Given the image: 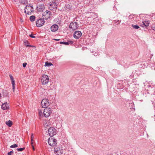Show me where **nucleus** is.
I'll use <instances>...</instances> for the list:
<instances>
[{"mask_svg":"<svg viewBox=\"0 0 155 155\" xmlns=\"http://www.w3.org/2000/svg\"><path fill=\"white\" fill-rule=\"evenodd\" d=\"M79 27V24L76 22L73 21L69 25V28L72 30L74 31Z\"/></svg>","mask_w":155,"mask_h":155,"instance_id":"7ed1b4c3","label":"nucleus"},{"mask_svg":"<svg viewBox=\"0 0 155 155\" xmlns=\"http://www.w3.org/2000/svg\"><path fill=\"white\" fill-rule=\"evenodd\" d=\"M45 23V21L42 18H40L38 19L36 21V26L39 27L43 26Z\"/></svg>","mask_w":155,"mask_h":155,"instance_id":"9b49d317","label":"nucleus"},{"mask_svg":"<svg viewBox=\"0 0 155 155\" xmlns=\"http://www.w3.org/2000/svg\"><path fill=\"white\" fill-rule=\"evenodd\" d=\"M21 3L23 4H25L27 3L28 0H20Z\"/></svg>","mask_w":155,"mask_h":155,"instance_id":"4be33fe9","label":"nucleus"},{"mask_svg":"<svg viewBox=\"0 0 155 155\" xmlns=\"http://www.w3.org/2000/svg\"><path fill=\"white\" fill-rule=\"evenodd\" d=\"M58 28V26L56 24L53 25L51 27V29L52 31L55 32L56 31Z\"/></svg>","mask_w":155,"mask_h":155,"instance_id":"2eb2a0df","label":"nucleus"},{"mask_svg":"<svg viewBox=\"0 0 155 155\" xmlns=\"http://www.w3.org/2000/svg\"><path fill=\"white\" fill-rule=\"evenodd\" d=\"M41 82L42 85H45L47 84L49 81V78L48 75H43L41 78Z\"/></svg>","mask_w":155,"mask_h":155,"instance_id":"0eeeda50","label":"nucleus"},{"mask_svg":"<svg viewBox=\"0 0 155 155\" xmlns=\"http://www.w3.org/2000/svg\"><path fill=\"white\" fill-rule=\"evenodd\" d=\"M132 27L136 29H137L139 28L140 27L137 25H134L132 24Z\"/></svg>","mask_w":155,"mask_h":155,"instance_id":"5701e85b","label":"nucleus"},{"mask_svg":"<svg viewBox=\"0 0 155 155\" xmlns=\"http://www.w3.org/2000/svg\"><path fill=\"white\" fill-rule=\"evenodd\" d=\"M9 76H10L11 80L12 81V83H15V81L14 79V78L11 75H10Z\"/></svg>","mask_w":155,"mask_h":155,"instance_id":"393cba45","label":"nucleus"},{"mask_svg":"<svg viewBox=\"0 0 155 155\" xmlns=\"http://www.w3.org/2000/svg\"><path fill=\"white\" fill-rule=\"evenodd\" d=\"M120 20H117V21H116V20H114V24H116V23H118L117 24V25H118V24H119L120 23Z\"/></svg>","mask_w":155,"mask_h":155,"instance_id":"7c9ffc66","label":"nucleus"},{"mask_svg":"<svg viewBox=\"0 0 155 155\" xmlns=\"http://www.w3.org/2000/svg\"><path fill=\"white\" fill-rule=\"evenodd\" d=\"M12 90L13 92L15 91V83H12Z\"/></svg>","mask_w":155,"mask_h":155,"instance_id":"c85d7f7f","label":"nucleus"},{"mask_svg":"<svg viewBox=\"0 0 155 155\" xmlns=\"http://www.w3.org/2000/svg\"><path fill=\"white\" fill-rule=\"evenodd\" d=\"M52 65V64L51 62H49L48 61H46L45 62V66L50 67Z\"/></svg>","mask_w":155,"mask_h":155,"instance_id":"412c9836","label":"nucleus"},{"mask_svg":"<svg viewBox=\"0 0 155 155\" xmlns=\"http://www.w3.org/2000/svg\"><path fill=\"white\" fill-rule=\"evenodd\" d=\"M45 108L43 111V115L46 117H48L52 113L51 109L50 107Z\"/></svg>","mask_w":155,"mask_h":155,"instance_id":"f03ea898","label":"nucleus"},{"mask_svg":"<svg viewBox=\"0 0 155 155\" xmlns=\"http://www.w3.org/2000/svg\"><path fill=\"white\" fill-rule=\"evenodd\" d=\"M27 65V63H24L23 64V67L25 68Z\"/></svg>","mask_w":155,"mask_h":155,"instance_id":"2f4dec72","label":"nucleus"},{"mask_svg":"<svg viewBox=\"0 0 155 155\" xmlns=\"http://www.w3.org/2000/svg\"><path fill=\"white\" fill-rule=\"evenodd\" d=\"M41 105L43 108H48V107L50 105V103L48 100L47 99H43L41 102Z\"/></svg>","mask_w":155,"mask_h":155,"instance_id":"39448f33","label":"nucleus"},{"mask_svg":"<svg viewBox=\"0 0 155 155\" xmlns=\"http://www.w3.org/2000/svg\"><path fill=\"white\" fill-rule=\"evenodd\" d=\"M49 4V9L51 10H53V11H55L56 9H57V6L56 3L55 2H50Z\"/></svg>","mask_w":155,"mask_h":155,"instance_id":"6e6552de","label":"nucleus"},{"mask_svg":"<svg viewBox=\"0 0 155 155\" xmlns=\"http://www.w3.org/2000/svg\"><path fill=\"white\" fill-rule=\"evenodd\" d=\"M37 8L38 11L43 12L45 8V7L43 4H40L37 5Z\"/></svg>","mask_w":155,"mask_h":155,"instance_id":"4468645a","label":"nucleus"},{"mask_svg":"<svg viewBox=\"0 0 155 155\" xmlns=\"http://www.w3.org/2000/svg\"><path fill=\"white\" fill-rule=\"evenodd\" d=\"M25 148L23 147L22 148H17V151H21L24 150H25Z\"/></svg>","mask_w":155,"mask_h":155,"instance_id":"c756f323","label":"nucleus"},{"mask_svg":"<svg viewBox=\"0 0 155 155\" xmlns=\"http://www.w3.org/2000/svg\"><path fill=\"white\" fill-rule=\"evenodd\" d=\"M48 142L50 146L54 147L57 144V140L53 137H50L48 139Z\"/></svg>","mask_w":155,"mask_h":155,"instance_id":"20e7f679","label":"nucleus"},{"mask_svg":"<svg viewBox=\"0 0 155 155\" xmlns=\"http://www.w3.org/2000/svg\"><path fill=\"white\" fill-rule=\"evenodd\" d=\"M153 30L155 31V26H154L152 28Z\"/></svg>","mask_w":155,"mask_h":155,"instance_id":"72a5a7b5","label":"nucleus"},{"mask_svg":"<svg viewBox=\"0 0 155 155\" xmlns=\"http://www.w3.org/2000/svg\"><path fill=\"white\" fill-rule=\"evenodd\" d=\"M52 120V119H50L49 120H44L43 123V126L45 127H47L49 126L51 124Z\"/></svg>","mask_w":155,"mask_h":155,"instance_id":"f8f14e48","label":"nucleus"},{"mask_svg":"<svg viewBox=\"0 0 155 155\" xmlns=\"http://www.w3.org/2000/svg\"><path fill=\"white\" fill-rule=\"evenodd\" d=\"M8 107V105L7 103L2 104V108L3 110L7 109Z\"/></svg>","mask_w":155,"mask_h":155,"instance_id":"f3484780","label":"nucleus"},{"mask_svg":"<svg viewBox=\"0 0 155 155\" xmlns=\"http://www.w3.org/2000/svg\"><path fill=\"white\" fill-rule=\"evenodd\" d=\"M34 138V136H33V134H32L31 135V144H32L33 143V141H34L33 139Z\"/></svg>","mask_w":155,"mask_h":155,"instance_id":"cd10ccee","label":"nucleus"},{"mask_svg":"<svg viewBox=\"0 0 155 155\" xmlns=\"http://www.w3.org/2000/svg\"><path fill=\"white\" fill-rule=\"evenodd\" d=\"M9 152H10L12 154V153H14L13 151L12 150V151Z\"/></svg>","mask_w":155,"mask_h":155,"instance_id":"c9c22d12","label":"nucleus"},{"mask_svg":"<svg viewBox=\"0 0 155 155\" xmlns=\"http://www.w3.org/2000/svg\"><path fill=\"white\" fill-rule=\"evenodd\" d=\"M95 14H94V13H91V17H88L87 18V19H89L90 18H93V19H94V18H93L94 17H95Z\"/></svg>","mask_w":155,"mask_h":155,"instance_id":"a878e982","label":"nucleus"},{"mask_svg":"<svg viewBox=\"0 0 155 155\" xmlns=\"http://www.w3.org/2000/svg\"><path fill=\"white\" fill-rule=\"evenodd\" d=\"M54 40L56 41H58L59 40V39H55Z\"/></svg>","mask_w":155,"mask_h":155,"instance_id":"4c0bfd02","label":"nucleus"},{"mask_svg":"<svg viewBox=\"0 0 155 155\" xmlns=\"http://www.w3.org/2000/svg\"><path fill=\"white\" fill-rule=\"evenodd\" d=\"M30 46V47H31V46H30V45H27V46Z\"/></svg>","mask_w":155,"mask_h":155,"instance_id":"58836bf2","label":"nucleus"},{"mask_svg":"<svg viewBox=\"0 0 155 155\" xmlns=\"http://www.w3.org/2000/svg\"><path fill=\"white\" fill-rule=\"evenodd\" d=\"M51 15V13L49 11L46 10L43 13V18L45 19L50 18Z\"/></svg>","mask_w":155,"mask_h":155,"instance_id":"1a4fd4ad","label":"nucleus"},{"mask_svg":"<svg viewBox=\"0 0 155 155\" xmlns=\"http://www.w3.org/2000/svg\"><path fill=\"white\" fill-rule=\"evenodd\" d=\"M29 36L32 38H35V37L32 34H31L29 35Z\"/></svg>","mask_w":155,"mask_h":155,"instance_id":"473e14b6","label":"nucleus"},{"mask_svg":"<svg viewBox=\"0 0 155 155\" xmlns=\"http://www.w3.org/2000/svg\"><path fill=\"white\" fill-rule=\"evenodd\" d=\"M5 124L9 127H11L12 125V121L9 120L8 121H6L5 122Z\"/></svg>","mask_w":155,"mask_h":155,"instance_id":"a211bd4d","label":"nucleus"},{"mask_svg":"<svg viewBox=\"0 0 155 155\" xmlns=\"http://www.w3.org/2000/svg\"><path fill=\"white\" fill-rule=\"evenodd\" d=\"M31 146H32V148H33V150H35V148H34V146L33 145V144H31Z\"/></svg>","mask_w":155,"mask_h":155,"instance_id":"f704fd0d","label":"nucleus"},{"mask_svg":"<svg viewBox=\"0 0 155 155\" xmlns=\"http://www.w3.org/2000/svg\"><path fill=\"white\" fill-rule=\"evenodd\" d=\"M82 35V33L80 31H76L74 33V37L76 39L79 38Z\"/></svg>","mask_w":155,"mask_h":155,"instance_id":"ddd939ff","label":"nucleus"},{"mask_svg":"<svg viewBox=\"0 0 155 155\" xmlns=\"http://www.w3.org/2000/svg\"><path fill=\"white\" fill-rule=\"evenodd\" d=\"M60 43L61 44H64L66 45H68L69 44L72 45L73 43V42L71 41H68L67 42L61 41L60 42Z\"/></svg>","mask_w":155,"mask_h":155,"instance_id":"dca6fc26","label":"nucleus"},{"mask_svg":"<svg viewBox=\"0 0 155 155\" xmlns=\"http://www.w3.org/2000/svg\"><path fill=\"white\" fill-rule=\"evenodd\" d=\"M18 145L16 144H14L12 145L10 147L12 148H14L18 147Z\"/></svg>","mask_w":155,"mask_h":155,"instance_id":"bb28decb","label":"nucleus"},{"mask_svg":"<svg viewBox=\"0 0 155 155\" xmlns=\"http://www.w3.org/2000/svg\"><path fill=\"white\" fill-rule=\"evenodd\" d=\"M143 24L146 27L148 26L149 25V22L148 21H143Z\"/></svg>","mask_w":155,"mask_h":155,"instance_id":"aec40b11","label":"nucleus"},{"mask_svg":"<svg viewBox=\"0 0 155 155\" xmlns=\"http://www.w3.org/2000/svg\"><path fill=\"white\" fill-rule=\"evenodd\" d=\"M38 114L40 116L43 117V111L41 110H39L38 111Z\"/></svg>","mask_w":155,"mask_h":155,"instance_id":"b1692460","label":"nucleus"},{"mask_svg":"<svg viewBox=\"0 0 155 155\" xmlns=\"http://www.w3.org/2000/svg\"><path fill=\"white\" fill-rule=\"evenodd\" d=\"M62 150L61 146L59 145L55 147L54 149V152L56 154L60 155L62 153Z\"/></svg>","mask_w":155,"mask_h":155,"instance_id":"423d86ee","label":"nucleus"},{"mask_svg":"<svg viewBox=\"0 0 155 155\" xmlns=\"http://www.w3.org/2000/svg\"><path fill=\"white\" fill-rule=\"evenodd\" d=\"M35 17L34 15L31 16L29 18L30 20L31 21L33 22L35 21Z\"/></svg>","mask_w":155,"mask_h":155,"instance_id":"6ab92c4d","label":"nucleus"},{"mask_svg":"<svg viewBox=\"0 0 155 155\" xmlns=\"http://www.w3.org/2000/svg\"><path fill=\"white\" fill-rule=\"evenodd\" d=\"M48 133L49 136L52 137L56 134V130L54 127H50L48 130Z\"/></svg>","mask_w":155,"mask_h":155,"instance_id":"9d476101","label":"nucleus"},{"mask_svg":"<svg viewBox=\"0 0 155 155\" xmlns=\"http://www.w3.org/2000/svg\"><path fill=\"white\" fill-rule=\"evenodd\" d=\"M8 155H12V154L10 152H8Z\"/></svg>","mask_w":155,"mask_h":155,"instance_id":"e433bc0d","label":"nucleus"},{"mask_svg":"<svg viewBox=\"0 0 155 155\" xmlns=\"http://www.w3.org/2000/svg\"><path fill=\"white\" fill-rule=\"evenodd\" d=\"M33 8L31 5H27L25 8V12L28 15H31V12H33Z\"/></svg>","mask_w":155,"mask_h":155,"instance_id":"f257e3e1","label":"nucleus"}]
</instances>
